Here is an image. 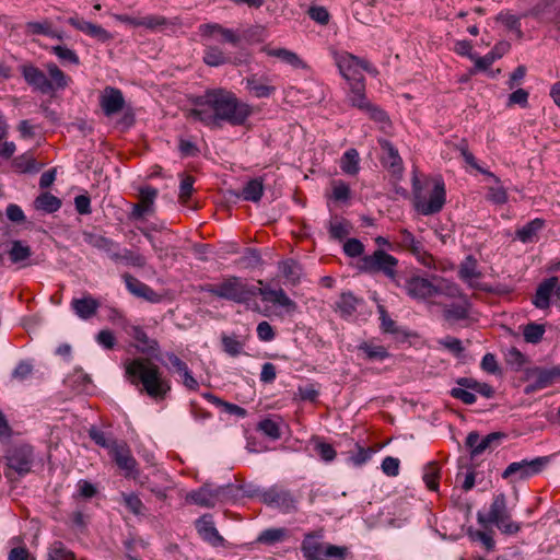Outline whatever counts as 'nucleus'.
<instances>
[{
	"label": "nucleus",
	"mask_w": 560,
	"mask_h": 560,
	"mask_svg": "<svg viewBox=\"0 0 560 560\" xmlns=\"http://www.w3.org/2000/svg\"><path fill=\"white\" fill-rule=\"evenodd\" d=\"M194 108L187 117L210 128H221L223 124L245 127L254 114V107L243 102L236 94L223 88L208 89L192 100Z\"/></svg>",
	"instance_id": "nucleus-1"
},
{
	"label": "nucleus",
	"mask_w": 560,
	"mask_h": 560,
	"mask_svg": "<svg viewBox=\"0 0 560 560\" xmlns=\"http://www.w3.org/2000/svg\"><path fill=\"white\" fill-rule=\"evenodd\" d=\"M126 380L152 400L164 401L171 390L172 382L150 358L137 357L124 363Z\"/></svg>",
	"instance_id": "nucleus-2"
},
{
	"label": "nucleus",
	"mask_w": 560,
	"mask_h": 560,
	"mask_svg": "<svg viewBox=\"0 0 560 560\" xmlns=\"http://www.w3.org/2000/svg\"><path fill=\"white\" fill-rule=\"evenodd\" d=\"M411 182L415 210L422 215L439 213L446 201L444 182L432 178H425L424 182H421L416 171Z\"/></svg>",
	"instance_id": "nucleus-3"
},
{
	"label": "nucleus",
	"mask_w": 560,
	"mask_h": 560,
	"mask_svg": "<svg viewBox=\"0 0 560 560\" xmlns=\"http://www.w3.org/2000/svg\"><path fill=\"white\" fill-rule=\"evenodd\" d=\"M201 291L237 304H246L257 295L256 287L249 285L237 276H229L218 284L206 283L201 287Z\"/></svg>",
	"instance_id": "nucleus-4"
},
{
	"label": "nucleus",
	"mask_w": 560,
	"mask_h": 560,
	"mask_svg": "<svg viewBox=\"0 0 560 560\" xmlns=\"http://www.w3.org/2000/svg\"><path fill=\"white\" fill-rule=\"evenodd\" d=\"M324 529L319 528L304 535L301 544V551L306 560H345L348 556V548L324 544Z\"/></svg>",
	"instance_id": "nucleus-5"
},
{
	"label": "nucleus",
	"mask_w": 560,
	"mask_h": 560,
	"mask_svg": "<svg viewBox=\"0 0 560 560\" xmlns=\"http://www.w3.org/2000/svg\"><path fill=\"white\" fill-rule=\"evenodd\" d=\"M397 267L398 259L393 255L386 253L384 249L378 248L373 252L371 255H364L358 261V269L361 272L369 275H377L382 273L387 277L389 280L396 282L397 281Z\"/></svg>",
	"instance_id": "nucleus-6"
},
{
	"label": "nucleus",
	"mask_w": 560,
	"mask_h": 560,
	"mask_svg": "<svg viewBox=\"0 0 560 560\" xmlns=\"http://www.w3.org/2000/svg\"><path fill=\"white\" fill-rule=\"evenodd\" d=\"M4 459L7 463L4 475L8 479L13 478V472H16L19 476H24L32 469L34 462L33 447L27 444L13 446L8 450Z\"/></svg>",
	"instance_id": "nucleus-7"
},
{
	"label": "nucleus",
	"mask_w": 560,
	"mask_h": 560,
	"mask_svg": "<svg viewBox=\"0 0 560 560\" xmlns=\"http://www.w3.org/2000/svg\"><path fill=\"white\" fill-rule=\"evenodd\" d=\"M348 100L352 107L365 113L372 120L377 122L388 120V116L385 110L368 100L365 94V81L350 85Z\"/></svg>",
	"instance_id": "nucleus-8"
},
{
	"label": "nucleus",
	"mask_w": 560,
	"mask_h": 560,
	"mask_svg": "<svg viewBox=\"0 0 560 560\" xmlns=\"http://www.w3.org/2000/svg\"><path fill=\"white\" fill-rule=\"evenodd\" d=\"M552 456H540L532 460L523 459L511 463L502 472L503 479L515 477L517 480L527 479L534 475L540 474L551 462Z\"/></svg>",
	"instance_id": "nucleus-9"
},
{
	"label": "nucleus",
	"mask_w": 560,
	"mask_h": 560,
	"mask_svg": "<svg viewBox=\"0 0 560 560\" xmlns=\"http://www.w3.org/2000/svg\"><path fill=\"white\" fill-rule=\"evenodd\" d=\"M261 503L277 508L282 513H290L296 510V499L288 489L275 485L261 492Z\"/></svg>",
	"instance_id": "nucleus-10"
},
{
	"label": "nucleus",
	"mask_w": 560,
	"mask_h": 560,
	"mask_svg": "<svg viewBox=\"0 0 560 560\" xmlns=\"http://www.w3.org/2000/svg\"><path fill=\"white\" fill-rule=\"evenodd\" d=\"M541 23H551L556 40L560 42V3L555 4L553 0H541L537 2L526 14Z\"/></svg>",
	"instance_id": "nucleus-11"
},
{
	"label": "nucleus",
	"mask_w": 560,
	"mask_h": 560,
	"mask_svg": "<svg viewBox=\"0 0 560 560\" xmlns=\"http://www.w3.org/2000/svg\"><path fill=\"white\" fill-rule=\"evenodd\" d=\"M198 30L202 38H213L221 44H229L233 47H238L242 43L240 33L219 23H205L199 25Z\"/></svg>",
	"instance_id": "nucleus-12"
},
{
	"label": "nucleus",
	"mask_w": 560,
	"mask_h": 560,
	"mask_svg": "<svg viewBox=\"0 0 560 560\" xmlns=\"http://www.w3.org/2000/svg\"><path fill=\"white\" fill-rule=\"evenodd\" d=\"M126 332L137 342L135 348L138 352L151 360H160V343L156 339L150 338L143 327L131 325L126 328Z\"/></svg>",
	"instance_id": "nucleus-13"
},
{
	"label": "nucleus",
	"mask_w": 560,
	"mask_h": 560,
	"mask_svg": "<svg viewBox=\"0 0 560 560\" xmlns=\"http://www.w3.org/2000/svg\"><path fill=\"white\" fill-rule=\"evenodd\" d=\"M139 201L132 205V210L128 214L131 221L143 220L147 215L154 213V201L158 197V189L152 186L141 187L139 189Z\"/></svg>",
	"instance_id": "nucleus-14"
},
{
	"label": "nucleus",
	"mask_w": 560,
	"mask_h": 560,
	"mask_svg": "<svg viewBox=\"0 0 560 560\" xmlns=\"http://www.w3.org/2000/svg\"><path fill=\"white\" fill-rule=\"evenodd\" d=\"M399 233L400 242L397 246L412 254L421 265L431 267L434 262V258L424 249L423 244L407 229H401Z\"/></svg>",
	"instance_id": "nucleus-15"
},
{
	"label": "nucleus",
	"mask_w": 560,
	"mask_h": 560,
	"mask_svg": "<svg viewBox=\"0 0 560 560\" xmlns=\"http://www.w3.org/2000/svg\"><path fill=\"white\" fill-rule=\"evenodd\" d=\"M506 438L504 432H491L483 439L477 431L468 433L465 444L470 450V456L474 458L482 454L488 448H493L500 444V442Z\"/></svg>",
	"instance_id": "nucleus-16"
},
{
	"label": "nucleus",
	"mask_w": 560,
	"mask_h": 560,
	"mask_svg": "<svg viewBox=\"0 0 560 560\" xmlns=\"http://www.w3.org/2000/svg\"><path fill=\"white\" fill-rule=\"evenodd\" d=\"M382 149L381 163L396 179H400L404 173V163L398 150L386 139L378 140Z\"/></svg>",
	"instance_id": "nucleus-17"
},
{
	"label": "nucleus",
	"mask_w": 560,
	"mask_h": 560,
	"mask_svg": "<svg viewBox=\"0 0 560 560\" xmlns=\"http://www.w3.org/2000/svg\"><path fill=\"white\" fill-rule=\"evenodd\" d=\"M109 455L118 468L124 470V476L126 478L137 479L139 476L138 463L125 442H120L118 446L109 453Z\"/></svg>",
	"instance_id": "nucleus-18"
},
{
	"label": "nucleus",
	"mask_w": 560,
	"mask_h": 560,
	"mask_svg": "<svg viewBox=\"0 0 560 560\" xmlns=\"http://www.w3.org/2000/svg\"><path fill=\"white\" fill-rule=\"evenodd\" d=\"M335 60L341 75L349 82V85L365 81L364 75L358 69L359 57L343 51L337 54Z\"/></svg>",
	"instance_id": "nucleus-19"
},
{
	"label": "nucleus",
	"mask_w": 560,
	"mask_h": 560,
	"mask_svg": "<svg viewBox=\"0 0 560 560\" xmlns=\"http://www.w3.org/2000/svg\"><path fill=\"white\" fill-rule=\"evenodd\" d=\"M532 373L535 378L525 386L524 393L526 395L549 387L560 381V365L552 366L551 369L535 368Z\"/></svg>",
	"instance_id": "nucleus-20"
},
{
	"label": "nucleus",
	"mask_w": 560,
	"mask_h": 560,
	"mask_svg": "<svg viewBox=\"0 0 560 560\" xmlns=\"http://www.w3.org/2000/svg\"><path fill=\"white\" fill-rule=\"evenodd\" d=\"M21 73L26 83L43 94L54 92L52 82L46 77L44 71L32 63L21 66Z\"/></svg>",
	"instance_id": "nucleus-21"
},
{
	"label": "nucleus",
	"mask_w": 560,
	"mask_h": 560,
	"mask_svg": "<svg viewBox=\"0 0 560 560\" xmlns=\"http://www.w3.org/2000/svg\"><path fill=\"white\" fill-rule=\"evenodd\" d=\"M404 289L410 298L416 300H425L436 295L435 284L420 276L406 279Z\"/></svg>",
	"instance_id": "nucleus-22"
},
{
	"label": "nucleus",
	"mask_w": 560,
	"mask_h": 560,
	"mask_svg": "<svg viewBox=\"0 0 560 560\" xmlns=\"http://www.w3.org/2000/svg\"><path fill=\"white\" fill-rule=\"evenodd\" d=\"M125 97L122 92L113 86H106L101 95L100 105L105 116L110 117L125 107Z\"/></svg>",
	"instance_id": "nucleus-23"
},
{
	"label": "nucleus",
	"mask_w": 560,
	"mask_h": 560,
	"mask_svg": "<svg viewBox=\"0 0 560 560\" xmlns=\"http://www.w3.org/2000/svg\"><path fill=\"white\" fill-rule=\"evenodd\" d=\"M68 23L75 30L83 32L93 38H96L101 43H106L113 39V35L104 27L88 22L78 15L70 16L68 19Z\"/></svg>",
	"instance_id": "nucleus-24"
},
{
	"label": "nucleus",
	"mask_w": 560,
	"mask_h": 560,
	"mask_svg": "<svg viewBox=\"0 0 560 560\" xmlns=\"http://www.w3.org/2000/svg\"><path fill=\"white\" fill-rule=\"evenodd\" d=\"M558 277H550L541 281L533 296V304L539 310H547L550 306L551 295H557Z\"/></svg>",
	"instance_id": "nucleus-25"
},
{
	"label": "nucleus",
	"mask_w": 560,
	"mask_h": 560,
	"mask_svg": "<svg viewBox=\"0 0 560 560\" xmlns=\"http://www.w3.org/2000/svg\"><path fill=\"white\" fill-rule=\"evenodd\" d=\"M122 279L131 294L142 298L151 303H158L161 301V295L159 293L132 275L125 273L122 275Z\"/></svg>",
	"instance_id": "nucleus-26"
},
{
	"label": "nucleus",
	"mask_w": 560,
	"mask_h": 560,
	"mask_svg": "<svg viewBox=\"0 0 560 560\" xmlns=\"http://www.w3.org/2000/svg\"><path fill=\"white\" fill-rule=\"evenodd\" d=\"M247 91L256 98H265L275 94L277 88L267 75L252 74L245 79Z\"/></svg>",
	"instance_id": "nucleus-27"
},
{
	"label": "nucleus",
	"mask_w": 560,
	"mask_h": 560,
	"mask_svg": "<svg viewBox=\"0 0 560 560\" xmlns=\"http://www.w3.org/2000/svg\"><path fill=\"white\" fill-rule=\"evenodd\" d=\"M508 506H506V498L504 493H499L494 495L493 501L490 505V511L486 515L481 512H478L477 514V521L480 525H482L485 528L501 518L502 516H505L508 518Z\"/></svg>",
	"instance_id": "nucleus-28"
},
{
	"label": "nucleus",
	"mask_w": 560,
	"mask_h": 560,
	"mask_svg": "<svg viewBox=\"0 0 560 560\" xmlns=\"http://www.w3.org/2000/svg\"><path fill=\"white\" fill-rule=\"evenodd\" d=\"M203 62L210 67H220L226 63L238 66L242 59L226 55L219 46H206L202 57Z\"/></svg>",
	"instance_id": "nucleus-29"
},
{
	"label": "nucleus",
	"mask_w": 560,
	"mask_h": 560,
	"mask_svg": "<svg viewBox=\"0 0 560 560\" xmlns=\"http://www.w3.org/2000/svg\"><path fill=\"white\" fill-rule=\"evenodd\" d=\"M186 500L202 508H213L218 503L217 490L210 483H205L189 492Z\"/></svg>",
	"instance_id": "nucleus-30"
},
{
	"label": "nucleus",
	"mask_w": 560,
	"mask_h": 560,
	"mask_svg": "<svg viewBox=\"0 0 560 560\" xmlns=\"http://www.w3.org/2000/svg\"><path fill=\"white\" fill-rule=\"evenodd\" d=\"M199 535L203 540L217 547L223 544L224 538L219 534L209 514L202 515L196 523Z\"/></svg>",
	"instance_id": "nucleus-31"
},
{
	"label": "nucleus",
	"mask_w": 560,
	"mask_h": 560,
	"mask_svg": "<svg viewBox=\"0 0 560 560\" xmlns=\"http://www.w3.org/2000/svg\"><path fill=\"white\" fill-rule=\"evenodd\" d=\"M381 329L385 334H392L398 341H407L412 336L410 331L397 326L396 322L392 319L383 305L378 306Z\"/></svg>",
	"instance_id": "nucleus-32"
},
{
	"label": "nucleus",
	"mask_w": 560,
	"mask_h": 560,
	"mask_svg": "<svg viewBox=\"0 0 560 560\" xmlns=\"http://www.w3.org/2000/svg\"><path fill=\"white\" fill-rule=\"evenodd\" d=\"M72 310L82 319H89L97 313L100 303L91 295L82 299H73L71 302Z\"/></svg>",
	"instance_id": "nucleus-33"
},
{
	"label": "nucleus",
	"mask_w": 560,
	"mask_h": 560,
	"mask_svg": "<svg viewBox=\"0 0 560 560\" xmlns=\"http://www.w3.org/2000/svg\"><path fill=\"white\" fill-rule=\"evenodd\" d=\"M510 48V44L501 42L497 44L491 51L483 57H476L475 68L480 71H486L497 59L501 58Z\"/></svg>",
	"instance_id": "nucleus-34"
},
{
	"label": "nucleus",
	"mask_w": 560,
	"mask_h": 560,
	"mask_svg": "<svg viewBox=\"0 0 560 560\" xmlns=\"http://www.w3.org/2000/svg\"><path fill=\"white\" fill-rule=\"evenodd\" d=\"M545 228V220L536 218L527 222L523 228L516 230V237L524 244L533 243L537 240V234Z\"/></svg>",
	"instance_id": "nucleus-35"
},
{
	"label": "nucleus",
	"mask_w": 560,
	"mask_h": 560,
	"mask_svg": "<svg viewBox=\"0 0 560 560\" xmlns=\"http://www.w3.org/2000/svg\"><path fill=\"white\" fill-rule=\"evenodd\" d=\"M470 303L465 299L463 304H450L443 308V318L448 323H457L469 317Z\"/></svg>",
	"instance_id": "nucleus-36"
},
{
	"label": "nucleus",
	"mask_w": 560,
	"mask_h": 560,
	"mask_svg": "<svg viewBox=\"0 0 560 560\" xmlns=\"http://www.w3.org/2000/svg\"><path fill=\"white\" fill-rule=\"evenodd\" d=\"M261 51L270 57L279 58L281 61L294 67L303 66L302 59L294 52L285 48H270L268 45L261 48Z\"/></svg>",
	"instance_id": "nucleus-37"
},
{
	"label": "nucleus",
	"mask_w": 560,
	"mask_h": 560,
	"mask_svg": "<svg viewBox=\"0 0 560 560\" xmlns=\"http://www.w3.org/2000/svg\"><path fill=\"white\" fill-rule=\"evenodd\" d=\"M279 270L287 282L295 285L302 276V266L294 259L289 258L279 262Z\"/></svg>",
	"instance_id": "nucleus-38"
},
{
	"label": "nucleus",
	"mask_w": 560,
	"mask_h": 560,
	"mask_svg": "<svg viewBox=\"0 0 560 560\" xmlns=\"http://www.w3.org/2000/svg\"><path fill=\"white\" fill-rule=\"evenodd\" d=\"M361 302L352 292H342L336 302V310L342 318H348L357 312V305Z\"/></svg>",
	"instance_id": "nucleus-39"
},
{
	"label": "nucleus",
	"mask_w": 560,
	"mask_h": 560,
	"mask_svg": "<svg viewBox=\"0 0 560 560\" xmlns=\"http://www.w3.org/2000/svg\"><path fill=\"white\" fill-rule=\"evenodd\" d=\"M84 241L94 248L106 252L109 256L112 253H115L114 249L118 246L112 238L106 236L85 232Z\"/></svg>",
	"instance_id": "nucleus-40"
},
{
	"label": "nucleus",
	"mask_w": 560,
	"mask_h": 560,
	"mask_svg": "<svg viewBox=\"0 0 560 560\" xmlns=\"http://www.w3.org/2000/svg\"><path fill=\"white\" fill-rule=\"evenodd\" d=\"M88 433L89 438L97 446L108 450V453H110L119 444V442H117V440L114 439L112 434H107L106 432L97 429L96 427H91Z\"/></svg>",
	"instance_id": "nucleus-41"
},
{
	"label": "nucleus",
	"mask_w": 560,
	"mask_h": 560,
	"mask_svg": "<svg viewBox=\"0 0 560 560\" xmlns=\"http://www.w3.org/2000/svg\"><path fill=\"white\" fill-rule=\"evenodd\" d=\"M35 208L46 213H54L61 208V200L50 192H42L35 199Z\"/></svg>",
	"instance_id": "nucleus-42"
},
{
	"label": "nucleus",
	"mask_w": 560,
	"mask_h": 560,
	"mask_svg": "<svg viewBox=\"0 0 560 560\" xmlns=\"http://www.w3.org/2000/svg\"><path fill=\"white\" fill-rule=\"evenodd\" d=\"M358 350L362 351L369 361H383L390 355L384 346L373 345L368 341H363L358 347Z\"/></svg>",
	"instance_id": "nucleus-43"
},
{
	"label": "nucleus",
	"mask_w": 560,
	"mask_h": 560,
	"mask_svg": "<svg viewBox=\"0 0 560 560\" xmlns=\"http://www.w3.org/2000/svg\"><path fill=\"white\" fill-rule=\"evenodd\" d=\"M264 195L262 178H253L244 186L241 196L246 201L258 202Z\"/></svg>",
	"instance_id": "nucleus-44"
},
{
	"label": "nucleus",
	"mask_w": 560,
	"mask_h": 560,
	"mask_svg": "<svg viewBox=\"0 0 560 560\" xmlns=\"http://www.w3.org/2000/svg\"><path fill=\"white\" fill-rule=\"evenodd\" d=\"M203 397L211 404L222 407L224 411H226L230 415H235L240 418H245L247 416V410L238 405L225 401L221 399L220 397L211 394V393H205Z\"/></svg>",
	"instance_id": "nucleus-45"
},
{
	"label": "nucleus",
	"mask_w": 560,
	"mask_h": 560,
	"mask_svg": "<svg viewBox=\"0 0 560 560\" xmlns=\"http://www.w3.org/2000/svg\"><path fill=\"white\" fill-rule=\"evenodd\" d=\"M477 259L472 255H468L459 265V278L465 281L481 278L482 273L477 270Z\"/></svg>",
	"instance_id": "nucleus-46"
},
{
	"label": "nucleus",
	"mask_w": 560,
	"mask_h": 560,
	"mask_svg": "<svg viewBox=\"0 0 560 560\" xmlns=\"http://www.w3.org/2000/svg\"><path fill=\"white\" fill-rule=\"evenodd\" d=\"M359 153L355 149L347 150L341 160H340V168L343 173L348 175H357L359 173Z\"/></svg>",
	"instance_id": "nucleus-47"
},
{
	"label": "nucleus",
	"mask_w": 560,
	"mask_h": 560,
	"mask_svg": "<svg viewBox=\"0 0 560 560\" xmlns=\"http://www.w3.org/2000/svg\"><path fill=\"white\" fill-rule=\"evenodd\" d=\"M440 466L438 462H430L424 467L423 481L427 488L431 491H436L440 486Z\"/></svg>",
	"instance_id": "nucleus-48"
},
{
	"label": "nucleus",
	"mask_w": 560,
	"mask_h": 560,
	"mask_svg": "<svg viewBox=\"0 0 560 560\" xmlns=\"http://www.w3.org/2000/svg\"><path fill=\"white\" fill-rule=\"evenodd\" d=\"M110 259L118 262V261H126L128 265H131L133 267L142 268L145 266V258L143 255L136 253L133 250L124 249L122 254H119L117 252L110 254Z\"/></svg>",
	"instance_id": "nucleus-49"
},
{
	"label": "nucleus",
	"mask_w": 560,
	"mask_h": 560,
	"mask_svg": "<svg viewBox=\"0 0 560 560\" xmlns=\"http://www.w3.org/2000/svg\"><path fill=\"white\" fill-rule=\"evenodd\" d=\"M8 254L12 264H20L32 256V249L28 245H24L22 241L16 240L12 242Z\"/></svg>",
	"instance_id": "nucleus-50"
},
{
	"label": "nucleus",
	"mask_w": 560,
	"mask_h": 560,
	"mask_svg": "<svg viewBox=\"0 0 560 560\" xmlns=\"http://www.w3.org/2000/svg\"><path fill=\"white\" fill-rule=\"evenodd\" d=\"M240 489V486L234 483L215 487L218 502L226 503L241 500Z\"/></svg>",
	"instance_id": "nucleus-51"
},
{
	"label": "nucleus",
	"mask_w": 560,
	"mask_h": 560,
	"mask_svg": "<svg viewBox=\"0 0 560 560\" xmlns=\"http://www.w3.org/2000/svg\"><path fill=\"white\" fill-rule=\"evenodd\" d=\"M46 68L50 77L49 80L54 85V92L57 90H63L68 86L70 78L66 75V73L60 70L56 63L50 62L46 66Z\"/></svg>",
	"instance_id": "nucleus-52"
},
{
	"label": "nucleus",
	"mask_w": 560,
	"mask_h": 560,
	"mask_svg": "<svg viewBox=\"0 0 560 560\" xmlns=\"http://www.w3.org/2000/svg\"><path fill=\"white\" fill-rule=\"evenodd\" d=\"M545 331V325L534 322L528 323L523 327V336L525 341L534 345L542 340Z\"/></svg>",
	"instance_id": "nucleus-53"
},
{
	"label": "nucleus",
	"mask_w": 560,
	"mask_h": 560,
	"mask_svg": "<svg viewBox=\"0 0 560 560\" xmlns=\"http://www.w3.org/2000/svg\"><path fill=\"white\" fill-rule=\"evenodd\" d=\"M48 560H75V555L63 542L55 541L48 549Z\"/></svg>",
	"instance_id": "nucleus-54"
},
{
	"label": "nucleus",
	"mask_w": 560,
	"mask_h": 560,
	"mask_svg": "<svg viewBox=\"0 0 560 560\" xmlns=\"http://www.w3.org/2000/svg\"><path fill=\"white\" fill-rule=\"evenodd\" d=\"M13 166L21 173H34L39 171L36 160L26 153L16 156L13 160Z\"/></svg>",
	"instance_id": "nucleus-55"
},
{
	"label": "nucleus",
	"mask_w": 560,
	"mask_h": 560,
	"mask_svg": "<svg viewBox=\"0 0 560 560\" xmlns=\"http://www.w3.org/2000/svg\"><path fill=\"white\" fill-rule=\"evenodd\" d=\"M26 32L31 33L33 35H46L50 37H58L61 39L60 35H57L51 30V23L48 20H45L43 22H28L26 23Z\"/></svg>",
	"instance_id": "nucleus-56"
},
{
	"label": "nucleus",
	"mask_w": 560,
	"mask_h": 560,
	"mask_svg": "<svg viewBox=\"0 0 560 560\" xmlns=\"http://www.w3.org/2000/svg\"><path fill=\"white\" fill-rule=\"evenodd\" d=\"M122 502L126 509L135 515H143L145 506L140 498L135 493H121Z\"/></svg>",
	"instance_id": "nucleus-57"
},
{
	"label": "nucleus",
	"mask_w": 560,
	"mask_h": 560,
	"mask_svg": "<svg viewBox=\"0 0 560 560\" xmlns=\"http://www.w3.org/2000/svg\"><path fill=\"white\" fill-rule=\"evenodd\" d=\"M262 259L258 249L247 247L243 256L238 259V264L244 268H256L261 265Z\"/></svg>",
	"instance_id": "nucleus-58"
},
{
	"label": "nucleus",
	"mask_w": 560,
	"mask_h": 560,
	"mask_svg": "<svg viewBox=\"0 0 560 560\" xmlns=\"http://www.w3.org/2000/svg\"><path fill=\"white\" fill-rule=\"evenodd\" d=\"M331 186V198L335 201L346 202L351 198V189L346 182L341 179L332 180Z\"/></svg>",
	"instance_id": "nucleus-59"
},
{
	"label": "nucleus",
	"mask_w": 560,
	"mask_h": 560,
	"mask_svg": "<svg viewBox=\"0 0 560 560\" xmlns=\"http://www.w3.org/2000/svg\"><path fill=\"white\" fill-rule=\"evenodd\" d=\"M284 535V528H268L260 533L257 541L265 545H273L278 541H281Z\"/></svg>",
	"instance_id": "nucleus-60"
},
{
	"label": "nucleus",
	"mask_w": 560,
	"mask_h": 560,
	"mask_svg": "<svg viewBox=\"0 0 560 560\" xmlns=\"http://www.w3.org/2000/svg\"><path fill=\"white\" fill-rule=\"evenodd\" d=\"M436 295L442 294L452 299L455 298H466L460 288L453 282H448L446 280H442L439 284H435Z\"/></svg>",
	"instance_id": "nucleus-61"
},
{
	"label": "nucleus",
	"mask_w": 560,
	"mask_h": 560,
	"mask_svg": "<svg viewBox=\"0 0 560 560\" xmlns=\"http://www.w3.org/2000/svg\"><path fill=\"white\" fill-rule=\"evenodd\" d=\"M350 223L348 220L342 219L340 221L330 222L329 234L334 240H343L350 234Z\"/></svg>",
	"instance_id": "nucleus-62"
},
{
	"label": "nucleus",
	"mask_w": 560,
	"mask_h": 560,
	"mask_svg": "<svg viewBox=\"0 0 560 560\" xmlns=\"http://www.w3.org/2000/svg\"><path fill=\"white\" fill-rule=\"evenodd\" d=\"M221 342L224 352L231 357H237L243 351V343L235 336L222 335Z\"/></svg>",
	"instance_id": "nucleus-63"
},
{
	"label": "nucleus",
	"mask_w": 560,
	"mask_h": 560,
	"mask_svg": "<svg viewBox=\"0 0 560 560\" xmlns=\"http://www.w3.org/2000/svg\"><path fill=\"white\" fill-rule=\"evenodd\" d=\"M355 452L350 451V460L355 466L365 464L370 458L374 450L372 447H363L359 443H354Z\"/></svg>",
	"instance_id": "nucleus-64"
}]
</instances>
